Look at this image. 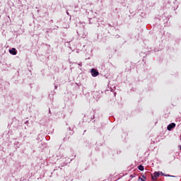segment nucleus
Masks as SVG:
<instances>
[{
  "mask_svg": "<svg viewBox=\"0 0 181 181\" xmlns=\"http://www.w3.org/2000/svg\"><path fill=\"white\" fill-rule=\"evenodd\" d=\"M90 73H91L93 77H97V76H98L100 74V73L95 69H92L90 71Z\"/></svg>",
  "mask_w": 181,
  "mask_h": 181,
  "instance_id": "obj_1",
  "label": "nucleus"
},
{
  "mask_svg": "<svg viewBox=\"0 0 181 181\" xmlns=\"http://www.w3.org/2000/svg\"><path fill=\"white\" fill-rule=\"evenodd\" d=\"M159 176H160V174L158 172H155L153 175L151 176V179L152 180H156V178L159 177Z\"/></svg>",
  "mask_w": 181,
  "mask_h": 181,
  "instance_id": "obj_2",
  "label": "nucleus"
},
{
  "mask_svg": "<svg viewBox=\"0 0 181 181\" xmlns=\"http://www.w3.org/2000/svg\"><path fill=\"white\" fill-rule=\"evenodd\" d=\"M176 127V124L175 123H171L170 124L168 127H167V129L168 131H172V129H173V128H175Z\"/></svg>",
  "mask_w": 181,
  "mask_h": 181,
  "instance_id": "obj_3",
  "label": "nucleus"
},
{
  "mask_svg": "<svg viewBox=\"0 0 181 181\" xmlns=\"http://www.w3.org/2000/svg\"><path fill=\"white\" fill-rule=\"evenodd\" d=\"M9 53L15 56L17 54L18 52H16V49L12 48L11 49H9Z\"/></svg>",
  "mask_w": 181,
  "mask_h": 181,
  "instance_id": "obj_4",
  "label": "nucleus"
},
{
  "mask_svg": "<svg viewBox=\"0 0 181 181\" xmlns=\"http://www.w3.org/2000/svg\"><path fill=\"white\" fill-rule=\"evenodd\" d=\"M138 169H139V170L144 172V165H139Z\"/></svg>",
  "mask_w": 181,
  "mask_h": 181,
  "instance_id": "obj_5",
  "label": "nucleus"
},
{
  "mask_svg": "<svg viewBox=\"0 0 181 181\" xmlns=\"http://www.w3.org/2000/svg\"><path fill=\"white\" fill-rule=\"evenodd\" d=\"M139 180L145 181V180H144V178H141V177H139Z\"/></svg>",
  "mask_w": 181,
  "mask_h": 181,
  "instance_id": "obj_6",
  "label": "nucleus"
},
{
  "mask_svg": "<svg viewBox=\"0 0 181 181\" xmlns=\"http://www.w3.org/2000/svg\"><path fill=\"white\" fill-rule=\"evenodd\" d=\"M144 180L146 179V177L145 175H141Z\"/></svg>",
  "mask_w": 181,
  "mask_h": 181,
  "instance_id": "obj_7",
  "label": "nucleus"
}]
</instances>
